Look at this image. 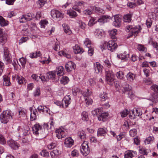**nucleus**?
I'll return each mask as SVG.
<instances>
[{"instance_id": "45", "label": "nucleus", "mask_w": 158, "mask_h": 158, "mask_svg": "<svg viewBox=\"0 0 158 158\" xmlns=\"http://www.w3.org/2000/svg\"><path fill=\"white\" fill-rule=\"evenodd\" d=\"M46 2V0H39L37 2V4L40 7L44 6Z\"/></svg>"}, {"instance_id": "9", "label": "nucleus", "mask_w": 158, "mask_h": 158, "mask_svg": "<svg viewBox=\"0 0 158 158\" xmlns=\"http://www.w3.org/2000/svg\"><path fill=\"white\" fill-rule=\"evenodd\" d=\"M117 46L115 42L113 40L109 41L107 44L108 50L111 52L114 51L117 48Z\"/></svg>"}, {"instance_id": "7", "label": "nucleus", "mask_w": 158, "mask_h": 158, "mask_svg": "<svg viewBox=\"0 0 158 158\" xmlns=\"http://www.w3.org/2000/svg\"><path fill=\"white\" fill-rule=\"evenodd\" d=\"M114 77V74L112 71H107L106 72V81L107 83L113 81Z\"/></svg>"}, {"instance_id": "61", "label": "nucleus", "mask_w": 158, "mask_h": 158, "mask_svg": "<svg viewBox=\"0 0 158 158\" xmlns=\"http://www.w3.org/2000/svg\"><path fill=\"white\" fill-rule=\"evenodd\" d=\"M152 97L153 98V102H156L158 101V94L157 93H155L152 95Z\"/></svg>"}, {"instance_id": "20", "label": "nucleus", "mask_w": 158, "mask_h": 158, "mask_svg": "<svg viewBox=\"0 0 158 158\" xmlns=\"http://www.w3.org/2000/svg\"><path fill=\"white\" fill-rule=\"evenodd\" d=\"M46 77L48 79H55L56 76V72L52 71L49 72L46 74Z\"/></svg>"}, {"instance_id": "30", "label": "nucleus", "mask_w": 158, "mask_h": 158, "mask_svg": "<svg viewBox=\"0 0 158 158\" xmlns=\"http://www.w3.org/2000/svg\"><path fill=\"white\" fill-rule=\"evenodd\" d=\"M8 21H6L3 17L0 15V25L2 27L6 26L8 24Z\"/></svg>"}, {"instance_id": "36", "label": "nucleus", "mask_w": 158, "mask_h": 158, "mask_svg": "<svg viewBox=\"0 0 158 158\" xmlns=\"http://www.w3.org/2000/svg\"><path fill=\"white\" fill-rule=\"evenodd\" d=\"M41 54L40 51L36 52H35L33 53L30 54V56L31 58H34L39 57Z\"/></svg>"}, {"instance_id": "51", "label": "nucleus", "mask_w": 158, "mask_h": 158, "mask_svg": "<svg viewBox=\"0 0 158 158\" xmlns=\"http://www.w3.org/2000/svg\"><path fill=\"white\" fill-rule=\"evenodd\" d=\"M133 156V154L131 151L127 152L124 155L125 158H131Z\"/></svg>"}, {"instance_id": "48", "label": "nucleus", "mask_w": 158, "mask_h": 158, "mask_svg": "<svg viewBox=\"0 0 158 158\" xmlns=\"http://www.w3.org/2000/svg\"><path fill=\"white\" fill-rule=\"evenodd\" d=\"M19 61L23 67H24L26 62V59L23 57L19 59Z\"/></svg>"}, {"instance_id": "15", "label": "nucleus", "mask_w": 158, "mask_h": 158, "mask_svg": "<svg viewBox=\"0 0 158 158\" xmlns=\"http://www.w3.org/2000/svg\"><path fill=\"white\" fill-rule=\"evenodd\" d=\"M121 87L123 88L124 93L127 91H130L131 89V86L127 84V83L125 81H123L121 82Z\"/></svg>"}, {"instance_id": "50", "label": "nucleus", "mask_w": 158, "mask_h": 158, "mask_svg": "<svg viewBox=\"0 0 158 158\" xmlns=\"http://www.w3.org/2000/svg\"><path fill=\"white\" fill-rule=\"evenodd\" d=\"M154 138L153 136H150L148 137L144 141V142L145 144H148L154 139Z\"/></svg>"}, {"instance_id": "28", "label": "nucleus", "mask_w": 158, "mask_h": 158, "mask_svg": "<svg viewBox=\"0 0 158 158\" xmlns=\"http://www.w3.org/2000/svg\"><path fill=\"white\" fill-rule=\"evenodd\" d=\"M131 14H127L124 15L123 17V21L126 23H129L131 20Z\"/></svg>"}, {"instance_id": "11", "label": "nucleus", "mask_w": 158, "mask_h": 158, "mask_svg": "<svg viewBox=\"0 0 158 158\" xmlns=\"http://www.w3.org/2000/svg\"><path fill=\"white\" fill-rule=\"evenodd\" d=\"M55 132L56 137L59 139L64 137L67 135L66 133L61 128L56 129L55 131Z\"/></svg>"}, {"instance_id": "41", "label": "nucleus", "mask_w": 158, "mask_h": 158, "mask_svg": "<svg viewBox=\"0 0 158 158\" xmlns=\"http://www.w3.org/2000/svg\"><path fill=\"white\" fill-rule=\"evenodd\" d=\"M18 83L20 84H25L26 83L25 79L23 77H18Z\"/></svg>"}, {"instance_id": "29", "label": "nucleus", "mask_w": 158, "mask_h": 158, "mask_svg": "<svg viewBox=\"0 0 158 158\" xmlns=\"http://www.w3.org/2000/svg\"><path fill=\"white\" fill-rule=\"evenodd\" d=\"M11 84L10 81V78L8 77L3 78V85L6 86H9Z\"/></svg>"}, {"instance_id": "24", "label": "nucleus", "mask_w": 158, "mask_h": 158, "mask_svg": "<svg viewBox=\"0 0 158 158\" xmlns=\"http://www.w3.org/2000/svg\"><path fill=\"white\" fill-rule=\"evenodd\" d=\"M67 14L72 18H74L77 16L76 12L73 10H68L67 11Z\"/></svg>"}, {"instance_id": "60", "label": "nucleus", "mask_w": 158, "mask_h": 158, "mask_svg": "<svg viewBox=\"0 0 158 158\" xmlns=\"http://www.w3.org/2000/svg\"><path fill=\"white\" fill-rule=\"evenodd\" d=\"M106 101L107 102H101V104L104 108H108L110 107V105L109 104L108 100Z\"/></svg>"}, {"instance_id": "59", "label": "nucleus", "mask_w": 158, "mask_h": 158, "mask_svg": "<svg viewBox=\"0 0 158 158\" xmlns=\"http://www.w3.org/2000/svg\"><path fill=\"white\" fill-rule=\"evenodd\" d=\"M85 103L86 104V106H88L89 105L91 104L93 102L92 100L89 98H85Z\"/></svg>"}, {"instance_id": "35", "label": "nucleus", "mask_w": 158, "mask_h": 158, "mask_svg": "<svg viewBox=\"0 0 158 158\" xmlns=\"http://www.w3.org/2000/svg\"><path fill=\"white\" fill-rule=\"evenodd\" d=\"M69 81V79L68 77L63 76L61 79L60 82L64 85H65L68 83Z\"/></svg>"}, {"instance_id": "8", "label": "nucleus", "mask_w": 158, "mask_h": 158, "mask_svg": "<svg viewBox=\"0 0 158 158\" xmlns=\"http://www.w3.org/2000/svg\"><path fill=\"white\" fill-rule=\"evenodd\" d=\"M34 17V15L32 13H28L25 15H23L19 19V22L20 23H24L27 21L31 20Z\"/></svg>"}, {"instance_id": "56", "label": "nucleus", "mask_w": 158, "mask_h": 158, "mask_svg": "<svg viewBox=\"0 0 158 158\" xmlns=\"http://www.w3.org/2000/svg\"><path fill=\"white\" fill-rule=\"evenodd\" d=\"M6 140L4 136L2 135H0V143L4 145L6 143Z\"/></svg>"}, {"instance_id": "21", "label": "nucleus", "mask_w": 158, "mask_h": 158, "mask_svg": "<svg viewBox=\"0 0 158 158\" xmlns=\"http://www.w3.org/2000/svg\"><path fill=\"white\" fill-rule=\"evenodd\" d=\"M106 133V130L102 128H100L98 129L97 131V136H104L105 135Z\"/></svg>"}, {"instance_id": "27", "label": "nucleus", "mask_w": 158, "mask_h": 158, "mask_svg": "<svg viewBox=\"0 0 158 158\" xmlns=\"http://www.w3.org/2000/svg\"><path fill=\"white\" fill-rule=\"evenodd\" d=\"M54 123L53 121H51L50 123H45L44 124V127L47 130L49 129H52L54 126Z\"/></svg>"}, {"instance_id": "19", "label": "nucleus", "mask_w": 158, "mask_h": 158, "mask_svg": "<svg viewBox=\"0 0 158 158\" xmlns=\"http://www.w3.org/2000/svg\"><path fill=\"white\" fill-rule=\"evenodd\" d=\"M100 98L101 102L108 101L109 99V98L106 92H103L102 94H101Z\"/></svg>"}, {"instance_id": "64", "label": "nucleus", "mask_w": 158, "mask_h": 158, "mask_svg": "<svg viewBox=\"0 0 158 158\" xmlns=\"http://www.w3.org/2000/svg\"><path fill=\"white\" fill-rule=\"evenodd\" d=\"M60 45L58 43H56L53 47V48L55 51H58L60 50Z\"/></svg>"}, {"instance_id": "47", "label": "nucleus", "mask_w": 158, "mask_h": 158, "mask_svg": "<svg viewBox=\"0 0 158 158\" xmlns=\"http://www.w3.org/2000/svg\"><path fill=\"white\" fill-rule=\"evenodd\" d=\"M121 117L123 118L126 117L129 113V111L128 110L125 109L123 111L121 112Z\"/></svg>"}, {"instance_id": "32", "label": "nucleus", "mask_w": 158, "mask_h": 158, "mask_svg": "<svg viewBox=\"0 0 158 158\" xmlns=\"http://www.w3.org/2000/svg\"><path fill=\"white\" fill-rule=\"evenodd\" d=\"M135 111L134 110L133 111L131 110V111L132 114H134L135 117L136 116H139L142 115V112L139 109H135Z\"/></svg>"}, {"instance_id": "33", "label": "nucleus", "mask_w": 158, "mask_h": 158, "mask_svg": "<svg viewBox=\"0 0 158 158\" xmlns=\"http://www.w3.org/2000/svg\"><path fill=\"white\" fill-rule=\"evenodd\" d=\"M148 43L151 44L154 48L157 49H158V43L156 42L153 41L152 38H150Z\"/></svg>"}, {"instance_id": "39", "label": "nucleus", "mask_w": 158, "mask_h": 158, "mask_svg": "<svg viewBox=\"0 0 158 158\" xmlns=\"http://www.w3.org/2000/svg\"><path fill=\"white\" fill-rule=\"evenodd\" d=\"M78 135L81 139H84L85 137L86 134L85 132L83 130L79 131L78 132Z\"/></svg>"}, {"instance_id": "63", "label": "nucleus", "mask_w": 158, "mask_h": 158, "mask_svg": "<svg viewBox=\"0 0 158 158\" xmlns=\"http://www.w3.org/2000/svg\"><path fill=\"white\" fill-rule=\"evenodd\" d=\"M88 48V54L90 56H91L94 53V48L92 47H91Z\"/></svg>"}, {"instance_id": "53", "label": "nucleus", "mask_w": 158, "mask_h": 158, "mask_svg": "<svg viewBox=\"0 0 158 158\" xmlns=\"http://www.w3.org/2000/svg\"><path fill=\"white\" fill-rule=\"evenodd\" d=\"M91 92L89 91V90H88L87 92H84L82 95L83 96L85 97V98H89V96L91 94Z\"/></svg>"}, {"instance_id": "3", "label": "nucleus", "mask_w": 158, "mask_h": 158, "mask_svg": "<svg viewBox=\"0 0 158 158\" xmlns=\"http://www.w3.org/2000/svg\"><path fill=\"white\" fill-rule=\"evenodd\" d=\"M141 29L140 26H133L132 25H127L126 27V31L127 32H131L132 35L137 36L140 32Z\"/></svg>"}, {"instance_id": "22", "label": "nucleus", "mask_w": 158, "mask_h": 158, "mask_svg": "<svg viewBox=\"0 0 158 158\" xmlns=\"http://www.w3.org/2000/svg\"><path fill=\"white\" fill-rule=\"evenodd\" d=\"M117 57L122 60H127L129 58V55L127 52H124L123 54L118 55Z\"/></svg>"}, {"instance_id": "17", "label": "nucleus", "mask_w": 158, "mask_h": 158, "mask_svg": "<svg viewBox=\"0 0 158 158\" xmlns=\"http://www.w3.org/2000/svg\"><path fill=\"white\" fill-rule=\"evenodd\" d=\"M6 35L0 30V43L4 44L6 41Z\"/></svg>"}, {"instance_id": "1", "label": "nucleus", "mask_w": 158, "mask_h": 158, "mask_svg": "<svg viewBox=\"0 0 158 158\" xmlns=\"http://www.w3.org/2000/svg\"><path fill=\"white\" fill-rule=\"evenodd\" d=\"M110 19V16L103 15L101 16L100 18L98 19L97 20L94 18L91 19L89 21L88 25L89 26H92L96 23L97 22L104 23L106 22L108 19Z\"/></svg>"}, {"instance_id": "5", "label": "nucleus", "mask_w": 158, "mask_h": 158, "mask_svg": "<svg viewBox=\"0 0 158 158\" xmlns=\"http://www.w3.org/2000/svg\"><path fill=\"white\" fill-rule=\"evenodd\" d=\"M80 151L82 154L85 156L89 153L90 149L89 148L87 141H84L82 143L80 148Z\"/></svg>"}, {"instance_id": "58", "label": "nucleus", "mask_w": 158, "mask_h": 158, "mask_svg": "<svg viewBox=\"0 0 158 158\" xmlns=\"http://www.w3.org/2000/svg\"><path fill=\"white\" fill-rule=\"evenodd\" d=\"M130 135L132 137L135 136L137 134L136 130V129H132L129 131Z\"/></svg>"}, {"instance_id": "46", "label": "nucleus", "mask_w": 158, "mask_h": 158, "mask_svg": "<svg viewBox=\"0 0 158 158\" xmlns=\"http://www.w3.org/2000/svg\"><path fill=\"white\" fill-rule=\"evenodd\" d=\"M116 76L118 78L122 79L124 77V74L122 71H119L116 74Z\"/></svg>"}, {"instance_id": "10", "label": "nucleus", "mask_w": 158, "mask_h": 158, "mask_svg": "<svg viewBox=\"0 0 158 158\" xmlns=\"http://www.w3.org/2000/svg\"><path fill=\"white\" fill-rule=\"evenodd\" d=\"M121 16L119 15H115L114 18V21L113 25L117 27H119L121 25Z\"/></svg>"}, {"instance_id": "55", "label": "nucleus", "mask_w": 158, "mask_h": 158, "mask_svg": "<svg viewBox=\"0 0 158 158\" xmlns=\"http://www.w3.org/2000/svg\"><path fill=\"white\" fill-rule=\"evenodd\" d=\"M40 92L39 87H37L36 90L34 92V95L35 97L39 96L40 95Z\"/></svg>"}, {"instance_id": "62", "label": "nucleus", "mask_w": 158, "mask_h": 158, "mask_svg": "<svg viewBox=\"0 0 158 158\" xmlns=\"http://www.w3.org/2000/svg\"><path fill=\"white\" fill-rule=\"evenodd\" d=\"M31 77L33 79L37 81H39L40 79V77L38 76L36 74H33Z\"/></svg>"}, {"instance_id": "38", "label": "nucleus", "mask_w": 158, "mask_h": 158, "mask_svg": "<svg viewBox=\"0 0 158 158\" xmlns=\"http://www.w3.org/2000/svg\"><path fill=\"white\" fill-rule=\"evenodd\" d=\"M48 23V21L45 19L41 20L40 23L41 27L44 28H45V26Z\"/></svg>"}, {"instance_id": "31", "label": "nucleus", "mask_w": 158, "mask_h": 158, "mask_svg": "<svg viewBox=\"0 0 158 158\" xmlns=\"http://www.w3.org/2000/svg\"><path fill=\"white\" fill-rule=\"evenodd\" d=\"M64 69L62 66H60L57 68V74L59 76L63 75L64 74Z\"/></svg>"}, {"instance_id": "44", "label": "nucleus", "mask_w": 158, "mask_h": 158, "mask_svg": "<svg viewBox=\"0 0 158 158\" xmlns=\"http://www.w3.org/2000/svg\"><path fill=\"white\" fill-rule=\"evenodd\" d=\"M84 44L88 48L92 47L91 42L88 39H85V41L84 42Z\"/></svg>"}, {"instance_id": "42", "label": "nucleus", "mask_w": 158, "mask_h": 158, "mask_svg": "<svg viewBox=\"0 0 158 158\" xmlns=\"http://www.w3.org/2000/svg\"><path fill=\"white\" fill-rule=\"evenodd\" d=\"M117 31L116 29H114L111 31L109 33L112 39H114L115 38V35L116 34Z\"/></svg>"}, {"instance_id": "2", "label": "nucleus", "mask_w": 158, "mask_h": 158, "mask_svg": "<svg viewBox=\"0 0 158 158\" xmlns=\"http://www.w3.org/2000/svg\"><path fill=\"white\" fill-rule=\"evenodd\" d=\"M12 117V113L10 111L6 110L3 111L0 115V120L2 123H6Z\"/></svg>"}, {"instance_id": "43", "label": "nucleus", "mask_w": 158, "mask_h": 158, "mask_svg": "<svg viewBox=\"0 0 158 158\" xmlns=\"http://www.w3.org/2000/svg\"><path fill=\"white\" fill-rule=\"evenodd\" d=\"M40 155L43 156L48 157L49 156V153L46 150H43L40 152Z\"/></svg>"}, {"instance_id": "37", "label": "nucleus", "mask_w": 158, "mask_h": 158, "mask_svg": "<svg viewBox=\"0 0 158 158\" xmlns=\"http://www.w3.org/2000/svg\"><path fill=\"white\" fill-rule=\"evenodd\" d=\"M37 109L40 113L44 112L45 111L48 112L46 107H44V106L41 105L39 106L37 108Z\"/></svg>"}, {"instance_id": "34", "label": "nucleus", "mask_w": 158, "mask_h": 158, "mask_svg": "<svg viewBox=\"0 0 158 158\" xmlns=\"http://www.w3.org/2000/svg\"><path fill=\"white\" fill-rule=\"evenodd\" d=\"M82 119L84 121H87L89 119L88 115V113L85 111H83L81 114Z\"/></svg>"}, {"instance_id": "25", "label": "nucleus", "mask_w": 158, "mask_h": 158, "mask_svg": "<svg viewBox=\"0 0 158 158\" xmlns=\"http://www.w3.org/2000/svg\"><path fill=\"white\" fill-rule=\"evenodd\" d=\"M135 74L129 72L127 75V80L130 81H133L135 79Z\"/></svg>"}, {"instance_id": "18", "label": "nucleus", "mask_w": 158, "mask_h": 158, "mask_svg": "<svg viewBox=\"0 0 158 158\" xmlns=\"http://www.w3.org/2000/svg\"><path fill=\"white\" fill-rule=\"evenodd\" d=\"M109 114L107 112H105L101 114L98 117V119L100 121L104 122L106 118L108 117Z\"/></svg>"}, {"instance_id": "26", "label": "nucleus", "mask_w": 158, "mask_h": 158, "mask_svg": "<svg viewBox=\"0 0 158 158\" xmlns=\"http://www.w3.org/2000/svg\"><path fill=\"white\" fill-rule=\"evenodd\" d=\"M73 51L75 54L82 53L83 52V49L78 46L76 45L73 48Z\"/></svg>"}, {"instance_id": "6", "label": "nucleus", "mask_w": 158, "mask_h": 158, "mask_svg": "<svg viewBox=\"0 0 158 158\" xmlns=\"http://www.w3.org/2000/svg\"><path fill=\"white\" fill-rule=\"evenodd\" d=\"M50 13L53 18L58 19V20H60L63 18V14L57 10H52Z\"/></svg>"}, {"instance_id": "12", "label": "nucleus", "mask_w": 158, "mask_h": 158, "mask_svg": "<svg viewBox=\"0 0 158 158\" xmlns=\"http://www.w3.org/2000/svg\"><path fill=\"white\" fill-rule=\"evenodd\" d=\"M7 143L12 148L15 150L18 149L20 146V145L12 139L8 141Z\"/></svg>"}, {"instance_id": "23", "label": "nucleus", "mask_w": 158, "mask_h": 158, "mask_svg": "<svg viewBox=\"0 0 158 158\" xmlns=\"http://www.w3.org/2000/svg\"><path fill=\"white\" fill-rule=\"evenodd\" d=\"M40 126L39 124H36L32 127V130L33 133L36 135L39 134L38 131H40Z\"/></svg>"}, {"instance_id": "52", "label": "nucleus", "mask_w": 158, "mask_h": 158, "mask_svg": "<svg viewBox=\"0 0 158 158\" xmlns=\"http://www.w3.org/2000/svg\"><path fill=\"white\" fill-rule=\"evenodd\" d=\"M151 89L155 93H158V85H155L151 86Z\"/></svg>"}, {"instance_id": "13", "label": "nucleus", "mask_w": 158, "mask_h": 158, "mask_svg": "<svg viewBox=\"0 0 158 158\" xmlns=\"http://www.w3.org/2000/svg\"><path fill=\"white\" fill-rule=\"evenodd\" d=\"M75 67V64L71 61H69L65 65L66 70L68 72L72 71L73 69H74Z\"/></svg>"}, {"instance_id": "14", "label": "nucleus", "mask_w": 158, "mask_h": 158, "mask_svg": "<svg viewBox=\"0 0 158 158\" xmlns=\"http://www.w3.org/2000/svg\"><path fill=\"white\" fill-rule=\"evenodd\" d=\"M74 141L71 137L66 138L64 141V144L67 148H70L73 145Z\"/></svg>"}, {"instance_id": "49", "label": "nucleus", "mask_w": 158, "mask_h": 158, "mask_svg": "<svg viewBox=\"0 0 158 158\" xmlns=\"http://www.w3.org/2000/svg\"><path fill=\"white\" fill-rule=\"evenodd\" d=\"M4 56V58L6 61H7L8 63H10L11 60H10V56H9V53L7 52L6 53L5 52Z\"/></svg>"}, {"instance_id": "57", "label": "nucleus", "mask_w": 158, "mask_h": 158, "mask_svg": "<svg viewBox=\"0 0 158 158\" xmlns=\"http://www.w3.org/2000/svg\"><path fill=\"white\" fill-rule=\"evenodd\" d=\"M64 32L67 34L70 35L72 33L70 28L67 26L64 27Z\"/></svg>"}, {"instance_id": "16", "label": "nucleus", "mask_w": 158, "mask_h": 158, "mask_svg": "<svg viewBox=\"0 0 158 158\" xmlns=\"http://www.w3.org/2000/svg\"><path fill=\"white\" fill-rule=\"evenodd\" d=\"M94 70L96 73H101L102 72L103 66L98 62L94 64Z\"/></svg>"}, {"instance_id": "4", "label": "nucleus", "mask_w": 158, "mask_h": 158, "mask_svg": "<svg viewBox=\"0 0 158 158\" xmlns=\"http://www.w3.org/2000/svg\"><path fill=\"white\" fill-rule=\"evenodd\" d=\"M70 95H67L64 97L61 102L57 101L55 102V103L58 106H62L63 107L66 108L70 103Z\"/></svg>"}, {"instance_id": "40", "label": "nucleus", "mask_w": 158, "mask_h": 158, "mask_svg": "<svg viewBox=\"0 0 158 158\" xmlns=\"http://www.w3.org/2000/svg\"><path fill=\"white\" fill-rule=\"evenodd\" d=\"M137 49L140 51L146 52L147 51V48L141 44H139L137 47Z\"/></svg>"}, {"instance_id": "54", "label": "nucleus", "mask_w": 158, "mask_h": 158, "mask_svg": "<svg viewBox=\"0 0 158 158\" xmlns=\"http://www.w3.org/2000/svg\"><path fill=\"white\" fill-rule=\"evenodd\" d=\"M139 152L140 154L144 155H147L148 153L147 150L143 148H142L139 149Z\"/></svg>"}]
</instances>
